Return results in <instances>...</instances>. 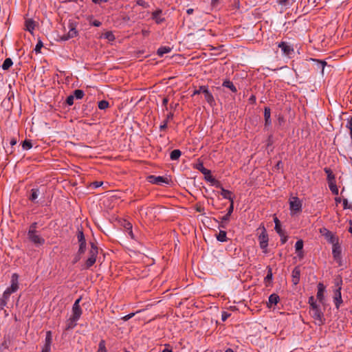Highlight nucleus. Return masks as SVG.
<instances>
[{"mask_svg":"<svg viewBox=\"0 0 352 352\" xmlns=\"http://www.w3.org/2000/svg\"><path fill=\"white\" fill-rule=\"evenodd\" d=\"M278 47L280 48L282 54L288 58H292L294 54V46L288 42L281 41L278 43Z\"/></svg>","mask_w":352,"mask_h":352,"instance_id":"nucleus-7","label":"nucleus"},{"mask_svg":"<svg viewBox=\"0 0 352 352\" xmlns=\"http://www.w3.org/2000/svg\"><path fill=\"white\" fill-rule=\"evenodd\" d=\"M165 349L162 352H173L171 346L169 344H164Z\"/></svg>","mask_w":352,"mask_h":352,"instance_id":"nucleus-58","label":"nucleus"},{"mask_svg":"<svg viewBox=\"0 0 352 352\" xmlns=\"http://www.w3.org/2000/svg\"><path fill=\"white\" fill-rule=\"evenodd\" d=\"M182 155V152L179 149H175L171 151L170 158L171 160H177Z\"/></svg>","mask_w":352,"mask_h":352,"instance_id":"nucleus-35","label":"nucleus"},{"mask_svg":"<svg viewBox=\"0 0 352 352\" xmlns=\"http://www.w3.org/2000/svg\"><path fill=\"white\" fill-rule=\"evenodd\" d=\"M13 64V62L10 58H7L3 63L1 66L3 70H8Z\"/></svg>","mask_w":352,"mask_h":352,"instance_id":"nucleus-36","label":"nucleus"},{"mask_svg":"<svg viewBox=\"0 0 352 352\" xmlns=\"http://www.w3.org/2000/svg\"><path fill=\"white\" fill-rule=\"evenodd\" d=\"M78 320V319L74 318L72 316H70V318L66 321L65 330L68 331L74 329L77 325L76 322Z\"/></svg>","mask_w":352,"mask_h":352,"instance_id":"nucleus-22","label":"nucleus"},{"mask_svg":"<svg viewBox=\"0 0 352 352\" xmlns=\"http://www.w3.org/2000/svg\"><path fill=\"white\" fill-rule=\"evenodd\" d=\"M109 107V103L105 100H100L98 102V108L101 110H104Z\"/></svg>","mask_w":352,"mask_h":352,"instance_id":"nucleus-42","label":"nucleus"},{"mask_svg":"<svg viewBox=\"0 0 352 352\" xmlns=\"http://www.w3.org/2000/svg\"><path fill=\"white\" fill-rule=\"evenodd\" d=\"M41 194L43 195L44 192H41L39 188H34L30 192L28 199L34 204L38 203L37 199Z\"/></svg>","mask_w":352,"mask_h":352,"instance_id":"nucleus-15","label":"nucleus"},{"mask_svg":"<svg viewBox=\"0 0 352 352\" xmlns=\"http://www.w3.org/2000/svg\"><path fill=\"white\" fill-rule=\"evenodd\" d=\"M328 184L331 192L336 195H338V188L336 186V181L333 182H329Z\"/></svg>","mask_w":352,"mask_h":352,"instance_id":"nucleus-38","label":"nucleus"},{"mask_svg":"<svg viewBox=\"0 0 352 352\" xmlns=\"http://www.w3.org/2000/svg\"><path fill=\"white\" fill-rule=\"evenodd\" d=\"M289 208L291 214H294L298 213L302 210V201L297 197H293L289 199Z\"/></svg>","mask_w":352,"mask_h":352,"instance_id":"nucleus-9","label":"nucleus"},{"mask_svg":"<svg viewBox=\"0 0 352 352\" xmlns=\"http://www.w3.org/2000/svg\"><path fill=\"white\" fill-rule=\"evenodd\" d=\"M96 260L95 258H89L87 259L85 263V269H89L91 266L94 265Z\"/></svg>","mask_w":352,"mask_h":352,"instance_id":"nucleus-40","label":"nucleus"},{"mask_svg":"<svg viewBox=\"0 0 352 352\" xmlns=\"http://www.w3.org/2000/svg\"><path fill=\"white\" fill-rule=\"evenodd\" d=\"M303 248V241L302 239H299L296 242L295 249L296 252H299L302 250Z\"/></svg>","mask_w":352,"mask_h":352,"instance_id":"nucleus-45","label":"nucleus"},{"mask_svg":"<svg viewBox=\"0 0 352 352\" xmlns=\"http://www.w3.org/2000/svg\"><path fill=\"white\" fill-rule=\"evenodd\" d=\"M78 35V31L76 30V28L73 25V24H71L69 26V32L64 34L61 39L63 41H67L70 38H74L77 36Z\"/></svg>","mask_w":352,"mask_h":352,"instance_id":"nucleus-16","label":"nucleus"},{"mask_svg":"<svg viewBox=\"0 0 352 352\" xmlns=\"http://www.w3.org/2000/svg\"><path fill=\"white\" fill-rule=\"evenodd\" d=\"M296 69L295 70H299L300 72L302 67L305 69L307 68V60L302 61L301 63H298L296 64Z\"/></svg>","mask_w":352,"mask_h":352,"instance_id":"nucleus-47","label":"nucleus"},{"mask_svg":"<svg viewBox=\"0 0 352 352\" xmlns=\"http://www.w3.org/2000/svg\"><path fill=\"white\" fill-rule=\"evenodd\" d=\"M208 88L207 86H200L198 89H195L193 92V95L202 94V91Z\"/></svg>","mask_w":352,"mask_h":352,"instance_id":"nucleus-51","label":"nucleus"},{"mask_svg":"<svg viewBox=\"0 0 352 352\" xmlns=\"http://www.w3.org/2000/svg\"><path fill=\"white\" fill-rule=\"evenodd\" d=\"M309 304L310 309L313 308V305H318L314 296L309 297Z\"/></svg>","mask_w":352,"mask_h":352,"instance_id":"nucleus-56","label":"nucleus"},{"mask_svg":"<svg viewBox=\"0 0 352 352\" xmlns=\"http://www.w3.org/2000/svg\"><path fill=\"white\" fill-rule=\"evenodd\" d=\"M317 287H318V292H317V294H316L317 299L319 300L320 302L323 303V301L324 300V292L325 287H324V285L321 283L318 284Z\"/></svg>","mask_w":352,"mask_h":352,"instance_id":"nucleus-19","label":"nucleus"},{"mask_svg":"<svg viewBox=\"0 0 352 352\" xmlns=\"http://www.w3.org/2000/svg\"><path fill=\"white\" fill-rule=\"evenodd\" d=\"M19 289V275L16 273L13 274L11 277V285L8 287L3 294L1 299L8 302L10 295L16 292Z\"/></svg>","mask_w":352,"mask_h":352,"instance_id":"nucleus-1","label":"nucleus"},{"mask_svg":"<svg viewBox=\"0 0 352 352\" xmlns=\"http://www.w3.org/2000/svg\"><path fill=\"white\" fill-rule=\"evenodd\" d=\"M91 249L89 252V258H95L96 259L98 254V248L94 243H90Z\"/></svg>","mask_w":352,"mask_h":352,"instance_id":"nucleus-24","label":"nucleus"},{"mask_svg":"<svg viewBox=\"0 0 352 352\" xmlns=\"http://www.w3.org/2000/svg\"><path fill=\"white\" fill-rule=\"evenodd\" d=\"M134 316H135V313H131V314H129L124 316V317H122V319L124 321H127L129 319H131L132 317H133Z\"/></svg>","mask_w":352,"mask_h":352,"instance_id":"nucleus-59","label":"nucleus"},{"mask_svg":"<svg viewBox=\"0 0 352 352\" xmlns=\"http://www.w3.org/2000/svg\"><path fill=\"white\" fill-rule=\"evenodd\" d=\"M162 10L158 9L152 13L151 19L154 20L157 24H161L165 21V19L162 17Z\"/></svg>","mask_w":352,"mask_h":352,"instance_id":"nucleus-18","label":"nucleus"},{"mask_svg":"<svg viewBox=\"0 0 352 352\" xmlns=\"http://www.w3.org/2000/svg\"><path fill=\"white\" fill-rule=\"evenodd\" d=\"M173 116H174V114H173V112H170L168 114H167L166 120H164V122L160 126V131H165L167 129L168 122L170 120L173 119Z\"/></svg>","mask_w":352,"mask_h":352,"instance_id":"nucleus-26","label":"nucleus"},{"mask_svg":"<svg viewBox=\"0 0 352 352\" xmlns=\"http://www.w3.org/2000/svg\"><path fill=\"white\" fill-rule=\"evenodd\" d=\"M324 171L325 172V173L327 175V179L328 183L331 182H333L336 181L335 175L333 173V172L330 168L325 167L324 168Z\"/></svg>","mask_w":352,"mask_h":352,"instance_id":"nucleus-28","label":"nucleus"},{"mask_svg":"<svg viewBox=\"0 0 352 352\" xmlns=\"http://www.w3.org/2000/svg\"><path fill=\"white\" fill-rule=\"evenodd\" d=\"M342 280L340 279L336 281V289L334 290L333 302L337 309H338L342 303L341 289H342Z\"/></svg>","mask_w":352,"mask_h":352,"instance_id":"nucleus-6","label":"nucleus"},{"mask_svg":"<svg viewBox=\"0 0 352 352\" xmlns=\"http://www.w3.org/2000/svg\"><path fill=\"white\" fill-rule=\"evenodd\" d=\"M258 230H261V232L258 235L260 248L263 250V253H267L269 238L266 229L264 226H261L258 228Z\"/></svg>","mask_w":352,"mask_h":352,"instance_id":"nucleus-5","label":"nucleus"},{"mask_svg":"<svg viewBox=\"0 0 352 352\" xmlns=\"http://www.w3.org/2000/svg\"><path fill=\"white\" fill-rule=\"evenodd\" d=\"M76 236L78 241L79 243V249L78 250V254H82L86 251V240L85 238V235L83 231L82 230L78 229L76 233Z\"/></svg>","mask_w":352,"mask_h":352,"instance_id":"nucleus-10","label":"nucleus"},{"mask_svg":"<svg viewBox=\"0 0 352 352\" xmlns=\"http://www.w3.org/2000/svg\"><path fill=\"white\" fill-rule=\"evenodd\" d=\"M342 249L339 243L332 245V254L334 260L341 265Z\"/></svg>","mask_w":352,"mask_h":352,"instance_id":"nucleus-13","label":"nucleus"},{"mask_svg":"<svg viewBox=\"0 0 352 352\" xmlns=\"http://www.w3.org/2000/svg\"><path fill=\"white\" fill-rule=\"evenodd\" d=\"M230 316H231V314H230L227 311H222V313H221L222 321L223 322L226 321Z\"/></svg>","mask_w":352,"mask_h":352,"instance_id":"nucleus-52","label":"nucleus"},{"mask_svg":"<svg viewBox=\"0 0 352 352\" xmlns=\"http://www.w3.org/2000/svg\"><path fill=\"white\" fill-rule=\"evenodd\" d=\"M22 147L24 150H29L32 147V144L30 140H25L22 143Z\"/></svg>","mask_w":352,"mask_h":352,"instance_id":"nucleus-44","label":"nucleus"},{"mask_svg":"<svg viewBox=\"0 0 352 352\" xmlns=\"http://www.w3.org/2000/svg\"><path fill=\"white\" fill-rule=\"evenodd\" d=\"M195 168L199 170L204 175V179L210 182L215 187H220V182L217 180L211 175V171L204 166L202 162H199L196 164Z\"/></svg>","mask_w":352,"mask_h":352,"instance_id":"nucleus-2","label":"nucleus"},{"mask_svg":"<svg viewBox=\"0 0 352 352\" xmlns=\"http://www.w3.org/2000/svg\"><path fill=\"white\" fill-rule=\"evenodd\" d=\"M267 276L264 278V282L266 285H267V283H270V282H272V276H273L272 270L270 266L267 267Z\"/></svg>","mask_w":352,"mask_h":352,"instance_id":"nucleus-33","label":"nucleus"},{"mask_svg":"<svg viewBox=\"0 0 352 352\" xmlns=\"http://www.w3.org/2000/svg\"><path fill=\"white\" fill-rule=\"evenodd\" d=\"M217 188L221 189V195L226 199H228L230 201V204L234 205V196L232 191L225 189L221 184L220 183V187H217Z\"/></svg>","mask_w":352,"mask_h":352,"instance_id":"nucleus-14","label":"nucleus"},{"mask_svg":"<svg viewBox=\"0 0 352 352\" xmlns=\"http://www.w3.org/2000/svg\"><path fill=\"white\" fill-rule=\"evenodd\" d=\"M104 37L109 41H113L116 38L114 34L111 31L106 32L104 34Z\"/></svg>","mask_w":352,"mask_h":352,"instance_id":"nucleus-46","label":"nucleus"},{"mask_svg":"<svg viewBox=\"0 0 352 352\" xmlns=\"http://www.w3.org/2000/svg\"><path fill=\"white\" fill-rule=\"evenodd\" d=\"M202 94H204V97L207 102L210 105L213 106L215 104V101L212 93L208 90V88L202 91Z\"/></svg>","mask_w":352,"mask_h":352,"instance_id":"nucleus-20","label":"nucleus"},{"mask_svg":"<svg viewBox=\"0 0 352 352\" xmlns=\"http://www.w3.org/2000/svg\"><path fill=\"white\" fill-rule=\"evenodd\" d=\"M234 210V205L230 204V206L228 208L227 213L222 217H221V220H223V221H229L230 217L233 212Z\"/></svg>","mask_w":352,"mask_h":352,"instance_id":"nucleus-30","label":"nucleus"},{"mask_svg":"<svg viewBox=\"0 0 352 352\" xmlns=\"http://www.w3.org/2000/svg\"><path fill=\"white\" fill-rule=\"evenodd\" d=\"M122 226L126 231L132 229V224L129 221H124Z\"/></svg>","mask_w":352,"mask_h":352,"instance_id":"nucleus-53","label":"nucleus"},{"mask_svg":"<svg viewBox=\"0 0 352 352\" xmlns=\"http://www.w3.org/2000/svg\"><path fill=\"white\" fill-rule=\"evenodd\" d=\"M43 45L41 41H38L36 45V47L34 48V51L36 54L41 52V50L43 47Z\"/></svg>","mask_w":352,"mask_h":352,"instance_id":"nucleus-50","label":"nucleus"},{"mask_svg":"<svg viewBox=\"0 0 352 352\" xmlns=\"http://www.w3.org/2000/svg\"><path fill=\"white\" fill-rule=\"evenodd\" d=\"M25 30L32 34L34 30L35 29V22L32 19H27L25 22Z\"/></svg>","mask_w":352,"mask_h":352,"instance_id":"nucleus-23","label":"nucleus"},{"mask_svg":"<svg viewBox=\"0 0 352 352\" xmlns=\"http://www.w3.org/2000/svg\"><path fill=\"white\" fill-rule=\"evenodd\" d=\"M168 102V99L167 97H165L162 100V105L165 107L166 110H168L167 104Z\"/></svg>","mask_w":352,"mask_h":352,"instance_id":"nucleus-63","label":"nucleus"},{"mask_svg":"<svg viewBox=\"0 0 352 352\" xmlns=\"http://www.w3.org/2000/svg\"><path fill=\"white\" fill-rule=\"evenodd\" d=\"M147 179L148 182L153 184L161 186L163 185V184H169V179L167 177H164L163 176L149 175L147 177Z\"/></svg>","mask_w":352,"mask_h":352,"instance_id":"nucleus-11","label":"nucleus"},{"mask_svg":"<svg viewBox=\"0 0 352 352\" xmlns=\"http://www.w3.org/2000/svg\"><path fill=\"white\" fill-rule=\"evenodd\" d=\"M217 241L220 242H226L228 241L227 233L224 230H220L219 234L217 235Z\"/></svg>","mask_w":352,"mask_h":352,"instance_id":"nucleus-32","label":"nucleus"},{"mask_svg":"<svg viewBox=\"0 0 352 352\" xmlns=\"http://www.w3.org/2000/svg\"><path fill=\"white\" fill-rule=\"evenodd\" d=\"M274 221L275 223L274 229H275L276 232L278 234V235L280 236H283V232H285V231L283 230H282V228H281L280 221L278 220V219L277 217H275L274 219Z\"/></svg>","mask_w":352,"mask_h":352,"instance_id":"nucleus-29","label":"nucleus"},{"mask_svg":"<svg viewBox=\"0 0 352 352\" xmlns=\"http://www.w3.org/2000/svg\"><path fill=\"white\" fill-rule=\"evenodd\" d=\"M294 0H278V4L282 6L285 9L290 8L294 3Z\"/></svg>","mask_w":352,"mask_h":352,"instance_id":"nucleus-31","label":"nucleus"},{"mask_svg":"<svg viewBox=\"0 0 352 352\" xmlns=\"http://www.w3.org/2000/svg\"><path fill=\"white\" fill-rule=\"evenodd\" d=\"M346 127L348 128L350 130V131H352V117H349L347 119Z\"/></svg>","mask_w":352,"mask_h":352,"instance_id":"nucleus-55","label":"nucleus"},{"mask_svg":"<svg viewBox=\"0 0 352 352\" xmlns=\"http://www.w3.org/2000/svg\"><path fill=\"white\" fill-rule=\"evenodd\" d=\"M82 300V297H80L78 298V299H76L72 306V314L71 316L74 317V318H76L78 320L80 319L82 314V310L80 306V302Z\"/></svg>","mask_w":352,"mask_h":352,"instance_id":"nucleus-12","label":"nucleus"},{"mask_svg":"<svg viewBox=\"0 0 352 352\" xmlns=\"http://www.w3.org/2000/svg\"><path fill=\"white\" fill-rule=\"evenodd\" d=\"M74 98L72 95L69 96L66 99L67 104H68L69 106L72 105L74 104Z\"/></svg>","mask_w":352,"mask_h":352,"instance_id":"nucleus-54","label":"nucleus"},{"mask_svg":"<svg viewBox=\"0 0 352 352\" xmlns=\"http://www.w3.org/2000/svg\"><path fill=\"white\" fill-rule=\"evenodd\" d=\"M7 302L4 300L0 299V310H2L4 309V307L6 306Z\"/></svg>","mask_w":352,"mask_h":352,"instance_id":"nucleus-62","label":"nucleus"},{"mask_svg":"<svg viewBox=\"0 0 352 352\" xmlns=\"http://www.w3.org/2000/svg\"><path fill=\"white\" fill-rule=\"evenodd\" d=\"M98 352H107L106 348L105 340H101L98 344Z\"/></svg>","mask_w":352,"mask_h":352,"instance_id":"nucleus-43","label":"nucleus"},{"mask_svg":"<svg viewBox=\"0 0 352 352\" xmlns=\"http://www.w3.org/2000/svg\"><path fill=\"white\" fill-rule=\"evenodd\" d=\"M227 222L228 221H223V220H221V222L219 223V228L226 229L227 227Z\"/></svg>","mask_w":352,"mask_h":352,"instance_id":"nucleus-60","label":"nucleus"},{"mask_svg":"<svg viewBox=\"0 0 352 352\" xmlns=\"http://www.w3.org/2000/svg\"><path fill=\"white\" fill-rule=\"evenodd\" d=\"M320 234L324 236L328 243L332 245L339 243V239L332 232L325 228L320 229Z\"/></svg>","mask_w":352,"mask_h":352,"instance_id":"nucleus-8","label":"nucleus"},{"mask_svg":"<svg viewBox=\"0 0 352 352\" xmlns=\"http://www.w3.org/2000/svg\"><path fill=\"white\" fill-rule=\"evenodd\" d=\"M72 96L76 99H82L85 96V93L81 89H75L73 91Z\"/></svg>","mask_w":352,"mask_h":352,"instance_id":"nucleus-39","label":"nucleus"},{"mask_svg":"<svg viewBox=\"0 0 352 352\" xmlns=\"http://www.w3.org/2000/svg\"><path fill=\"white\" fill-rule=\"evenodd\" d=\"M136 4L144 8H147L149 7V3L145 1L144 0H137Z\"/></svg>","mask_w":352,"mask_h":352,"instance_id":"nucleus-49","label":"nucleus"},{"mask_svg":"<svg viewBox=\"0 0 352 352\" xmlns=\"http://www.w3.org/2000/svg\"><path fill=\"white\" fill-rule=\"evenodd\" d=\"M38 228V223L37 222H33L32 223L28 230V232H37Z\"/></svg>","mask_w":352,"mask_h":352,"instance_id":"nucleus-48","label":"nucleus"},{"mask_svg":"<svg viewBox=\"0 0 352 352\" xmlns=\"http://www.w3.org/2000/svg\"><path fill=\"white\" fill-rule=\"evenodd\" d=\"M310 60L316 62L318 64V68L321 69L322 72H323L324 68L325 65H327V63L324 60H318L314 59V58H310Z\"/></svg>","mask_w":352,"mask_h":352,"instance_id":"nucleus-41","label":"nucleus"},{"mask_svg":"<svg viewBox=\"0 0 352 352\" xmlns=\"http://www.w3.org/2000/svg\"><path fill=\"white\" fill-rule=\"evenodd\" d=\"M170 51H171V48L170 47L163 46V47H160L157 50V53L158 56L162 57L164 56V54L169 53Z\"/></svg>","mask_w":352,"mask_h":352,"instance_id":"nucleus-34","label":"nucleus"},{"mask_svg":"<svg viewBox=\"0 0 352 352\" xmlns=\"http://www.w3.org/2000/svg\"><path fill=\"white\" fill-rule=\"evenodd\" d=\"M264 118H265V126H268L271 125V109L269 107H265L264 108Z\"/></svg>","mask_w":352,"mask_h":352,"instance_id":"nucleus-21","label":"nucleus"},{"mask_svg":"<svg viewBox=\"0 0 352 352\" xmlns=\"http://www.w3.org/2000/svg\"><path fill=\"white\" fill-rule=\"evenodd\" d=\"M27 236L30 242L36 248L43 246L45 243V239L41 235L38 231L28 232Z\"/></svg>","mask_w":352,"mask_h":352,"instance_id":"nucleus-4","label":"nucleus"},{"mask_svg":"<svg viewBox=\"0 0 352 352\" xmlns=\"http://www.w3.org/2000/svg\"><path fill=\"white\" fill-rule=\"evenodd\" d=\"M300 272L301 271L300 266L295 267L292 272V283L295 285L298 284L300 281Z\"/></svg>","mask_w":352,"mask_h":352,"instance_id":"nucleus-17","label":"nucleus"},{"mask_svg":"<svg viewBox=\"0 0 352 352\" xmlns=\"http://www.w3.org/2000/svg\"><path fill=\"white\" fill-rule=\"evenodd\" d=\"M309 314L311 317L316 320V324L318 326H322L325 322V319L324 317V314L321 311L319 305H313V308L309 309Z\"/></svg>","mask_w":352,"mask_h":352,"instance_id":"nucleus-3","label":"nucleus"},{"mask_svg":"<svg viewBox=\"0 0 352 352\" xmlns=\"http://www.w3.org/2000/svg\"><path fill=\"white\" fill-rule=\"evenodd\" d=\"M280 300L279 296L276 294H272L269 296L268 299V307H271L272 305H277Z\"/></svg>","mask_w":352,"mask_h":352,"instance_id":"nucleus-27","label":"nucleus"},{"mask_svg":"<svg viewBox=\"0 0 352 352\" xmlns=\"http://www.w3.org/2000/svg\"><path fill=\"white\" fill-rule=\"evenodd\" d=\"M52 333L51 331H47L46 332L44 344H47V345L52 346Z\"/></svg>","mask_w":352,"mask_h":352,"instance_id":"nucleus-37","label":"nucleus"},{"mask_svg":"<svg viewBox=\"0 0 352 352\" xmlns=\"http://www.w3.org/2000/svg\"><path fill=\"white\" fill-rule=\"evenodd\" d=\"M287 241V236L285 235V232H283V236H280V243L281 244H284Z\"/></svg>","mask_w":352,"mask_h":352,"instance_id":"nucleus-61","label":"nucleus"},{"mask_svg":"<svg viewBox=\"0 0 352 352\" xmlns=\"http://www.w3.org/2000/svg\"><path fill=\"white\" fill-rule=\"evenodd\" d=\"M41 352H51V346L47 344H43L42 346Z\"/></svg>","mask_w":352,"mask_h":352,"instance_id":"nucleus-57","label":"nucleus"},{"mask_svg":"<svg viewBox=\"0 0 352 352\" xmlns=\"http://www.w3.org/2000/svg\"><path fill=\"white\" fill-rule=\"evenodd\" d=\"M101 22L98 21V20H94V21L91 22V25L95 26V27H100L101 25Z\"/></svg>","mask_w":352,"mask_h":352,"instance_id":"nucleus-64","label":"nucleus"},{"mask_svg":"<svg viewBox=\"0 0 352 352\" xmlns=\"http://www.w3.org/2000/svg\"><path fill=\"white\" fill-rule=\"evenodd\" d=\"M222 86L224 87L228 88L232 93H236L237 92L236 87L234 86L233 82H231L230 80H228V79L225 80L223 82Z\"/></svg>","mask_w":352,"mask_h":352,"instance_id":"nucleus-25","label":"nucleus"}]
</instances>
